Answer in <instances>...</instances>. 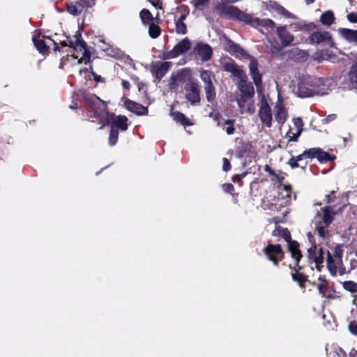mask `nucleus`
Listing matches in <instances>:
<instances>
[{
    "label": "nucleus",
    "instance_id": "obj_61",
    "mask_svg": "<svg viewBox=\"0 0 357 357\" xmlns=\"http://www.w3.org/2000/svg\"><path fill=\"white\" fill-rule=\"evenodd\" d=\"M210 0H192L191 3L195 8H199L200 6L205 5Z\"/></svg>",
    "mask_w": 357,
    "mask_h": 357
},
{
    "label": "nucleus",
    "instance_id": "obj_62",
    "mask_svg": "<svg viewBox=\"0 0 357 357\" xmlns=\"http://www.w3.org/2000/svg\"><path fill=\"white\" fill-rule=\"evenodd\" d=\"M222 189L225 192H229L232 194L234 191V186L231 183H224L222 185Z\"/></svg>",
    "mask_w": 357,
    "mask_h": 357
},
{
    "label": "nucleus",
    "instance_id": "obj_49",
    "mask_svg": "<svg viewBox=\"0 0 357 357\" xmlns=\"http://www.w3.org/2000/svg\"><path fill=\"white\" fill-rule=\"evenodd\" d=\"M327 227L328 226H326V225H322L321 222L316 225V231L317 232L318 235L320 237L325 238L326 234L328 231L326 229Z\"/></svg>",
    "mask_w": 357,
    "mask_h": 357
},
{
    "label": "nucleus",
    "instance_id": "obj_16",
    "mask_svg": "<svg viewBox=\"0 0 357 357\" xmlns=\"http://www.w3.org/2000/svg\"><path fill=\"white\" fill-rule=\"evenodd\" d=\"M195 51L204 62L209 61L213 55V50L208 44L198 43Z\"/></svg>",
    "mask_w": 357,
    "mask_h": 357
},
{
    "label": "nucleus",
    "instance_id": "obj_35",
    "mask_svg": "<svg viewBox=\"0 0 357 357\" xmlns=\"http://www.w3.org/2000/svg\"><path fill=\"white\" fill-rule=\"evenodd\" d=\"M169 68V62H163L155 70V76L156 79L160 80L167 73Z\"/></svg>",
    "mask_w": 357,
    "mask_h": 357
},
{
    "label": "nucleus",
    "instance_id": "obj_21",
    "mask_svg": "<svg viewBox=\"0 0 357 357\" xmlns=\"http://www.w3.org/2000/svg\"><path fill=\"white\" fill-rule=\"evenodd\" d=\"M160 21V19L159 18V13H158L155 17V21L148 24V33L151 38L155 39L158 38L161 34L162 30L159 26Z\"/></svg>",
    "mask_w": 357,
    "mask_h": 357
},
{
    "label": "nucleus",
    "instance_id": "obj_15",
    "mask_svg": "<svg viewBox=\"0 0 357 357\" xmlns=\"http://www.w3.org/2000/svg\"><path fill=\"white\" fill-rule=\"evenodd\" d=\"M224 70L226 72L230 73L235 77L238 79L241 77H245V73L241 69L236 63L231 59H229V61L225 62L223 66Z\"/></svg>",
    "mask_w": 357,
    "mask_h": 357
},
{
    "label": "nucleus",
    "instance_id": "obj_64",
    "mask_svg": "<svg viewBox=\"0 0 357 357\" xmlns=\"http://www.w3.org/2000/svg\"><path fill=\"white\" fill-rule=\"evenodd\" d=\"M222 161H223V165H222L223 171L228 172L229 170H230L231 168V166L229 160L226 158H223Z\"/></svg>",
    "mask_w": 357,
    "mask_h": 357
},
{
    "label": "nucleus",
    "instance_id": "obj_11",
    "mask_svg": "<svg viewBox=\"0 0 357 357\" xmlns=\"http://www.w3.org/2000/svg\"><path fill=\"white\" fill-rule=\"evenodd\" d=\"M226 43L225 50L229 54L235 56L237 58H242L248 59L252 55L249 54L245 50H244L239 45L235 43L231 40L227 38Z\"/></svg>",
    "mask_w": 357,
    "mask_h": 357
},
{
    "label": "nucleus",
    "instance_id": "obj_50",
    "mask_svg": "<svg viewBox=\"0 0 357 357\" xmlns=\"http://www.w3.org/2000/svg\"><path fill=\"white\" fill-rule=\"evenodd\" d=\"M349 77L354 87L357 89V68H351L349 73Z\"/></svg>",
    "mask_w": 357,
    "mask_h": 357
},
{
    "label": "nucleus",
    "instance_id": "obj_34",
    "mask_svg": "<svg viewBox=\"0 0 357 357\" xmlns=\"http://www.w3.org/2000/svg\"><path fill=\"white\" fill-rule=\"evenodd\" d=\"M335 155H331L328 152L324 151L322 149L319 148L317 160L321 163H326L328 162L335 160Z\"/></svg>",
    "mask_w": 357,
    "mask_h": 357
},
{
    "label": "nucleus",
    "instance_id": "obj_39",
    "mask_svg": "<svg viewBox=\"0 0 357 357\" xmlns=\"http://www.w3.org/2000/svg\"><path fill=\"white\" fill-rule=\"evenodd\" d=\"M268 8L271 10L277 11L280 14L284 15L288 11L282 6L279 5L275 1H269L268 3Z\"/></svg>",
    "mask_w": 357,
    "mask_h": 357
},
{
    "label": "nucleus",
    "instance_id": "obj_6",
    "mask_svg": "<svg viewBox=\"0 0 357 357\" xmlns=\"http://www.w3.org/2000/svg\"><path fill=\"white\" fill-rule=\"evenodd\" d=\"M250 60L249 63V72L250 75L253 81V83L256 86L257 89L259 91L262 88L263 82H262V74L259 73V62L257 59L251 56L248 59Z\"/></svg>",
    "mask_w": 357,
    "mask_h": 357
},
{
    "label": "nucleus",
    "instance_id": "obj_1",
    "mask_svg": "<svg viewBox=\"0 0 357 357\" xmlns=\"http://www.w3.org/2000/svg\"><path fill=\"white\" fill-rule=\"evenodd\" d=\"M262 252L266 259L274 266H278L279 264L285 258V252L280 244L268 243L262 250Z\"/></svg>",
    "mask_w": 357,
    "mask_h": 357
},
{
    "label": "nucleus",
    "instance_id": "obj_30",
    "mask_svg": "<svg viewBox=\"0 0 357 357\" xmlns=\"http://www.w3.org/2000/svg\"><path fill=\"white\" fill-rule=\"evenodd\" d=\"M139 17L142 24L145 26H147L150 23L155 21V17H153V15L149 11V10L146 8H143L139 12Z\"/></svg>",
    "mask_w": 357,
    "mask_h": 357
},
{
    "label": "nucleus",
    "instance_id": "obj_26",
    "mask_svg": "<svg viewBox=\"0 0 357 357\" xmlns=\"http://www.w3.org/2000/svg\"><path fill=\"white\" fill-rule=\"evenodd\" d=\"M272 235L273 236L282 237L287 243L292 239L289 230L287 228L282 227L281 226L276 227L272 231Z\"/></svg>",
    "mask_w": 357,
    "mask_h": 357
},
{
    "label": "nucleus",
    "instance_id": "obj_31",
    "mask_svg": "<svg viewBox=\"0 0 357 357\" xmlns=\"http://www.w3.org/2000/svg\"><path fill=\"white\" fill-rule=\"evenodd\" d=\"M326 264L327 268L332 276L337 275V263L329 251H327Z\"/></svg>",
    "mask_w": 357,
    "mask_h": 357
},
{
    "label": "nucleus",
    "instance_id": "obj_53",
    "mask_svg": "<svg viewBox=\"0 0 357 357\" xmlns=\"http://www.w3.org/2000/svg\"><path fill=\"white\" fill-rule=\"evenodd\" d=\"M250 98L247 97H244L242 95H239L236 97V102L238 103V107L240 109H243L245 107L247 100H249Z\"/></svg>",
    "mask_w": 357,
    "mask_h": 357
},
{
    "label": "nucleus",
    "instance_id": "obj_45",
    "mask_svg": "<svg viewBox=\"0 0 357 357\" xmlns=\"http://www.w3.org/2000/svg\"><path fill=\"white\" fill-rule=\"evenodd\" d=\"M319 147H314L305 150L307 159H317Z\"/></svg>",
    "mask_w": 357,
    "mask_h": 357
},
{
    "label": "nucleus",
    "instance_id": "obj_12",
    "mask_svg": "<svg viewBox=\"0 0 357 357\" xmlns=\"http://www.w3.org/2000/svg\"><path fill=\"white\" fill-rule=\"evenodd\" d=\"M237 87L241 92V95L248 98H252L255 96V88L253 84L248 81V77L240 78Z\"/></svg>",
    "mask_w": 357,
    "mask_h": 357
},
{
    "label": "nucleus",
    "instance_id": "obj_9",
    "mask_svg": "<svg viewBox=\"0 0 357 357\" xmlns=\"http://www.w3.org/2000/svg\"><path fill=\"white\" fill-rule=\"evenodd\" d=\"M47 36H41L40 33H35L32 37V41L38 52L43 55H48L50 52V50L51 44L50 43Z\"/></svg>",
    "mask_w": 357,
    "mask_h": 357
},
{
    "label": "nucleus",
    "instance_id": "obj_18",
    "mask_svg": "<svg viewBox=\"0 0 357 357\" xmlns=\"http://www.w3.org/2000/svg\"><path fill=\"white\" fill-rule=\"evenodd\" d=\"M169 115L172 118V119L181 124V126H191L193 125V123L188 119L184 114L178 111H174V106H171Z\"/></svg>",
    "mask_w": 357,
    "mask_h": 357
},
{
    "label": "nucleus",
    "instance_id": "obj_46",
    "mask_svg": "<svg viewBox=\"0 0 357 357\" xmlns=\"http://www.w3.org/2000/svg\"><path fill=\"white\" fill-rule=\"evenodd\" d=\"M287 164L292 168L295 169L297 167H301L303 169H305L307 165H308V162H304V165H300L296 160L294 159V157H291L287 162Z\"/></svg>",
    "mask_w": 357,
    "mask_h": 357
},
{
    "label": "nucleus",
    "instance_id": "obj_55",
    "mask_svg": "<svg viewBox=\"0 0 357 357\" xmlns=\"http://www.w3.org/2000/svg\"><path fill=\"white\" fill-rule=\"evenodd\" d=\"M90 107L91 110L94 112L95 117H100L101 116V110L96 103L91 101L90 102Z\"/></svg>",
    "mask_w": 357,
    "mask_h": 357
},
{
    "label": "nucleus",
    "instance_id": "obj_36",
    "mask_svg": "<svg viewBox=\"0 0 357 357\" xmlns=\"http://www.w3.org/2000/svg\"><path fill=\"white\" fill-rule=\"evenodd\" d=\"M204 91L207 101L209 102H212L216 98V92L214 85L204 86Z\"/></svg>",
    "mask_w": 357,
    "mask_h": 357
},
{
    "label": "nucleus",
    "instance_id": "obj_63",
    "mask_svg": "<svg viewBox=\"0 0 357 357\" xmlns=\"http://www.w3.org/2000/svg\"><path fill=\"white\" fill-rule=\"evenodd\" d=\"M107 55L113 57H119L121 56V52L119 49H111L107 50Z\"/></svg>",
    "mask_w": 357,
    "mask_h": 357
},
{
    "label": "nucleus",
    "instance_id": "obj_51",
    "mask_svg": "<svg viewBox=\"0 0 357 357\" xmlns=\"http://www.w3.org/2000/svg\"><path fill=\"white\" fill-rule=\"evenodd\" d=\"M295 261V264L294 266H292L291 264H289V268L294 271V273H301V271H302L303 269V266L300 265V261L301 260V259H294Z\"/></svg>",
    "mask_w": 357,
    "mask_h": 357
},
{
    "label": "nucleus",
    "instance_id": "obj_27",
    "mask_svg": "<svg viewBox=\"0 0 357 357\" xmlns=\"http://www.w3.org/2000/svg\"><path fill=\"white\" fill-rule=\"evenodd\" d=\"M75 43L72 48H73L75 52H82L85 47H87L86 43L82 39V35L80 33L77 32L74 36Z\"/></svg>",
    "mask_w": 357,
    "mask_h": 357
},
{
    "label": "nucleus",
    "instance_id": "obj_25",
    "mask_svg": "<svg viewBox=\"0 0 357 357\" xmlns=\"http://www.w3.org/2000/svg\"><path fill=\"white\" fill-rule=\"evenodd\" d=\"M275 119L276 121L280 125L282 126L287 119V112L285 110L284 106L282 105H277L275 106Z\"/></svg>",
    "mask_w": 357,
    "mask_h": 357
},
{
    "label": "nucleus",
    "instance_id": "obj_7",
    "mask_svg": "<svg viewBox=\"0 0 357 357\" xmlns=\"http://www.w3.org/2000/svg\"><path fill=\"white\" fill-rule=\"evenodd\" d=\"M305 43L310 45H317L324 43L325 44L331 45L333 44V38L329 31H314L306 38Z\"/></svg>",
    "mask_w": 357,
    "mask_h": 357
},
{
    "label": "nucleus",
    "instance_id": "obj_40",
    "mask_svg": "<svg viewBox=\"0 0 357 357\" xmlns=\"http://www.w3.org/2000/svg\"><path fill=\"white\" fill-rule=\"evenodd\" d=\"M343 288L352 294L357 292V282L352 280L344 281L342 283Z\"/></svg>",
    "mask_w": 357,
    "mask_h": 357
},
{
    "label": "nucleus",
    "instance_id": "obj_60",
    "mask_svg": "<svg viewBox=\"0 0 357 357\" xmlns=\"http://www.w3.org/2000/svg\"><path fill=\"white\" fill-rule=\"evenodd\" d=\"M347 18L351 23H357V12H351L348 13Z\"/></svg>",
    "mask_w": 357,
    "mask_h": 357
},
{
    "label": "nucleus",
    "instance_id": "obj_52",
    "mask_svg": "<svg viewBox=\"0 0 357 357\" xmlns=\"http://www.w3.org/2000/svg\"><path fill=\"white\" fill-rule=\"evenodd\" d=\"M291 56L294 58L298 56V58L305 59L307 58V53L299 49H295L294 50L291 51Z\"/></svg>",
    "mask_w": 357,
    "mask_h": 357
},
{
    "label": "nucleus",
    "instance_id": "obj_42",
    "mask_svg": "<svg viewBox=\"0 0 357 357\" xmlns=\"http://www.w3.org/2000/svg\"><path fill=\"white\" fill-rule=\"evenodd\" d=\"M234 119H227L224 121V123L222 125L223 127L227 126L224 129L225 130L227 135H232L235 132V128H234Z\"/></svg>",
    "mask_w": 357,
    "mask_h": 357
},
{
    "label": "nucleus",
    "instance_id": "obj_22",
    "mask_svg": "<svg viewBox=\"0 0 357 357\" xmlns=\"http://www.w3.org/2000/svg\"><path fill=\"white\" fill-rule=\"evenodd\" d=\"M288 251L291 254V257L293 259H298L303 258V254L300 250V244L295 240H290L287 242Z\"/></svg>",
    "mask_w": 357,
    "mask_h": 357
},
{
    "label": "nucleus",
    "instance_id": "obj_38",
    "mask_svg": "<svg viewBox=\"0 0 357 357\" xmlns=\"http://www.w3.org/2000/svg\"><path fill=\"white\" fill-rule=\"evenodd\" d=\"M119 138V130L117 129L111 127L109 138H108V143L109 146H114L117 142Z\"/></svg>",
    "mask_w": 357,
    "mask_h": 357
},
{
    "label": "nucleus",
    "instance_id": "obj_23",
    "mask_svg": "<svg viewBox=\"0 0 357 357\" xmlns=\"http://www.w3.org/2000/svg\"><path fill=\"white\" fill-rule=\"evenodd\" d=\"M187 73L188 72L185 69H182L181 70L177 71V73L175 75H172L170 78V88L174 89L176 86H178V84L184 83L185 82Z\"/></svg>",
    "mask_w": 357,
    "mask_h": 357
},
{
    "label": "nucleus",
    "instance_id": "obj_43",
    "mask_svg": "<svg viewBox=\"0 0 357 357\" xmlns=\"http://www.w3.org/2000/svg\"><path fill=\"white\" fill-rule=\"evenodd\" d=\"M178 10L181 13L180 17L178 19L175 18V20L184 22L187 16L190 13L189 7L186 5H181L177 8Z\"/></svg>",
    "mask_w": 357,
    "mask_h": 357
},
{
    "label": "nucleus",
    "instance_id": "obj_19",
    "mask_svg": "<svg viewBox=\"0 0 357 357\" xmlns=\"http://www.w3.org/2000/svg\"><path fill=\"white\" fill-rule=\"evenodd\" d=\"M277 34L284 46L290 45L294 40V36L286 29L285 26H278Z\"/></svg>",
    "mask_w": 357,
    "mask_h": 357
},
{
    "label": "nucleus",
    "instance_id": "obj_2",
    "mask_svg": "<svg viewBox=\"0 0 357 357\" xmlns=\"http://www.w3.org/2000/svg\"><path fill=\"white\" fill-rule=\"evenodd\" d=\"M217 10L220 16L226 17L228 19L238 20L248 24L250 15L246 14L238 7L227 4H220Z\"/></svg>",
    "mask_w": 357,
    "mask_h": 357
},
{
    "label": "nucleus",
    "instance_id": "obj_13",
    "mask_svg": "<svg viewBox=\"0 0 357 357\" xmlns=\"http://www.w3.org/2000/svg\"><path fill=\"white\" fill-rule=\"evenodd\" d=\"M124 105L128 111L135 114L137 116L147 115L149 113L147 107H144L142 104L130 99H127L124 102Z\"/></svg>",
    "mask_w": 357,
    "mask_h": 357
},
{
    "label": "nucleus",
    "instance_id": "obj_29",
    "mask_svg": "<svg viewBox=\"0 0 357 357\" xmlns=\"http://www.w3.org/2000/svg\"><path fill=\"white\" fill-rule=\"evenodd\" d=\"M335 15L332 10L324 12L320 17V22L323 25L331 26L335 22Z\"/></svg>",
    "mask_w": 357,
    "mask_h": 357
},
{
    "label": "nucleus",
    "instance_id": "obj_4",
    "mask_svg": "<svg viewBox=\"0 0 357 357\" xmlns=\"http://www.w3.org/2000/svg\"><path fill=\"white\" fill-rule=\"evenodd\" d=\"M191 48V43L188 38L182 39L170 51L163 52L164 59H172L187 52Z\"/></svg>",
    "mask_w": 357,
    "mask_h": 357
},
{
    "label": "nucleus",
    "instance_id": "obj_41",
    "mask_svg": "<svg viewBox=\"0 0 357 357\" xmlns=\"http://www.w3.org/2000/svg\"><path fill=\"white\" fill-rule=\"evenodd\" d=\"M317 289L320 294L322 296L331 299L333 298V296L332 294H327V291L329 289L328 283H320L317 285Z\"/></svg>",
    "mask_w": 357,
    "mask_h": 357
},
{
    "label": "nucleus",
    "instance_id": "obj_14",
    "mask_svg": "<svg viewBox=\"0 0 357 357\" xmlns=\"http://www.w3.org/2000/svg\"><path fill=\"white\" fill-rule=\"evenodd\" d=\"M248 24H250L255 28L264 27L268 31H273L275 26V22L271 19H260L252 17L251 15Z\"/></svg>",
    "mask_w": 357,
    "mask_h": 357
},
{
    "label": "nucleus",
    "instance_id": "obj_24",
    "mask_svg": "<svg viewBox=\"0 0 357 357\" xmlns=\"http://www.w3.org/2000/svg\"><path fill=\"white\" fill-rule=\"evenodd\" d=\"M128 119L125 115H119L116 117L115 120L112 122L111 127H113L117 130L121 131L127 130L128 128Z\"/></svg>",
    "mask_w": 357,
    "mask_h": 357
},
{
    "label": "nucleus",
    "instance_id": "obj_20",
    "mask_svg": "<svg viewBox=\"0 0 357 357\" xmlns=\"http://www.w3.org/2000/svg\"><path fill=\"white\" fill-rule=\"evenodd\" d=\"M338 33L341 37L349 43H354L357 45V30L347 28H339Z\"/></svg>",
    "mask_w": 357,
    "mask_h": 357
},
{
    "label": "nucleus",
    "instance_id": "obj_47",
    "mask_svg": "<svg viewBox=\"0 0 357 357\" xmlns=\"http://www.w3.org/2000/svg\"><path fill=\"white\" fill-rule=\"evenodd\" d=\"M298 95L301 98H307L312 96L313 93L311 89L298 86Z\"/></svg>",
    "mask_w": 357,
    "mask_h": 357
},
{
    "label": "nucleus",
    "instance_id": "obj_54",
    "mask_svg": "<svg viewBox=\"0 0 357 357\" xmlns=\"http://www.w3.org/2000/svg\"><path fill=\"white\" fill-rule=\"evenodd\" d=\"M282 50L281 46L279 45L278 42H275L274 44H271V55L272 56H275L279 52Z\"/></svg>",
    "mask_w": 357,
    "mask_h": 357
},
{
    "label": "nucleus",
    "instance_id": "obj_56",
    "mask_svg": "<svg viewBox=\"0 0 357 357\" xmlns=\"http://www.w3.org/2000/svg\"><path fill=\"white\" fill-rule=\"evenodd\" d=\"M248 172H245L240 174H235L232 176L231 180L234 183H242V178L247 175Z\"/></svg>",
    "mask_w": 357,
    "mask_h": 357
},
{
    "label": "nucleus",
    "instance_id": "obj_28",
    "mask_svg": "<svg viewBox=\"0 0 357 357\" xmlns=\"http://www.w3.org/2000/svg\"><path fill=\"white\" fill-rule=\"evenodd\" d=\"M200 78L204 83V86H213V79H215L213 73L209 70H202Z\"/></svg>",
    "mask_w": 357,
    "mask_h": 357
},
{
    "label": "nucleus",
    "instance_id": "obj_3",
    "mask_svg": "<svg viewBox=\"0 0 357 357\" xmlns=\"http://www.w3.org/2000/svg\"><path fill=\"white\" fill-rule=\"evenodd\" d=\"M185 99L190 102L192 105H197L200 103V86L198 82L191 80L184 85Z\"/></svg>",
    "mask_w": 357,
    "mask_h": 357
},
{
    "label": "nucleus",
    "instance_id": "obj_10",
    "mask_svg": "<svg viewBox=\"0 0 357 357\" xmlns=\"http://www.w3.org/2000/svg\"><path fill=\"white\" fill-rule=\"evenodd\" d=\"M259 116L264 126L268 128L272 126L273 116L271 108L264 97L261 100Z\"/></svg>",
    "mask_w": 357,
    "mask_h": 357
},
{
    "label": "nucleus",
    "instance_id": "obj_33",
    "mask_svg": "<svg viewBox=\"0 0 357 357\" xmlns=\"http://www.w3.org/2000/svg\"><path fill=\"white\" fill-rule=\"evenodd\" d=\"M323 222L326 226H329L333 220V215L335 214L329 206L322 208Z\"/></svg>",
    "mask_w": 357,
    "mask_h": 357
},
{
    "label": "nucleus",
    "instance_id": "obj_57",
    "mask_svg": "<svg viewBox=\"0 0 357 357\" xmlns=\"http://www.w3.org/2000/svg\"><path fill=\"white\" fill-rule=\"evenodd\" d=\"M293 123L294 126L296 127L297 130H300L301 132L303 131V121L301 118H294Z\"/></svg>",
    "mask_w": 357,
    "mask_h": 357
},
{
    "label": "nucleus",
    "instance_id": "obj_59",
    "mask_svg": "<svg viewBox=\"0 0 357 357\" xmlns=\"http://www.w3.org/2000/svg\"><path fill=\"white\" fill-rule=\"evenodd\" d=\"M89 69H90V72L91 73V75H93V79L96 82H104V78H102L100 75H98V74H96L93 70V66L92 65H90L89 66Z\"/></svg>",
    "mask_w": 357,
    "mask_h": 357
},
{
    "label": "nucleus",
    "instance_id": "obj_44",
    "mask_svg": "<svg viewBox=\"0 0 357 357\" xmlns=\"http://www.w3.org/2000/svg\"><path fill=\"white\" fill-rule=\"evenodd\" d=\"M175 29L176 33L178 34H185L188 31L187 25L184 23V22H180L175 20Z\"/></svg>",
    "mask_w": 357,
    "mask_h": 357
},
{
    "label": "nucleus",
    "instance_id": "obj_5",
    "mask_svg": "<svg viewBox=\"0 0 357 357\" xmlns=\"http://www.w3.org/2000/svg\"><path fill=\"white\" fill-rule=\"evenodd\" d=\"M307 259L310 264H314L316 268L321 271L324 263V249L321 247L314 244L307 250Z\"/></svg>",
    "mask_w": 357,
    "mask_h": 357
},
{
    "label": "nucleus",
    "instance_id": "obj_48",
    "mask_svg": "<svg viewBox=\"0 0 357 357\" xmlns=\"http://www.w3.org/2000/svg\"><path fill=\"white\" fill-rule=\"evenodd\" d=\"M82 57L81 60L79 61L80 63L81 61H84L85 64L87 63L91 62V52L88 49V47H85L82 51Z\"/></svg>",
    "mask_w": 357,
    "mask_h": 357
},
{
    "label": "nucleus",
    "instance_id": "obj_32",
    "mask_svg": "<svg viewBox=\"0 0 357 357\" xmlns=\"http://www.w3.org/2000/svg\"><path fill=\"white\" fill-rule=\"evenodd\" d=\"M291 278L293 281L297 282L302 289L305 288V283L308 280V276L303 273H292Z\"/></svg>",
    "mask_w": 357,
    "mask_h": 357
},
{
    "label": "nucleus",
    "instance_id": "obj_37",
    "mask_svg": "<svg viewBox=\"0 0 357 357\" xmlns=\"http://www.w3.org/2000/svg\"><path fill=\"white\" fill-rule=\"evenodd\" d=\"M343 247L342 244H337L333 249V257L337 259V264H342V257H343Z\"/></svg>",
    "mask_w": 357,
    "mask_h": 357
},
{
    "label": "nucleus",
    "instance_id": "obj_58",
    "mask_svg": "<svg viewBox=\"0 0 357 357\" xmlns=\"http://www.w3.org/2000/svg\"><path fill=\"white\" fill-rule=\"evenodd\" d=\"M349 331L351 334H353L354 335H357V321H352L349 323Z\"/></svg>",
    "mask_w": 357,
    "mask_h": 357
},
{
    "label": "nucleus",
    "instance_id": "obj_17",
    "mask_svg": "<svg viewBox=\"0 0 357 357\" xmlns=\"http://www.w3.org/2000/svg\"><path fill=\"white\" fill-rule=\"evenodd\" d=\"M239 139H236L237 145L235 148V153L237 158H243L251 149L252 144L249 141H244L242 139L238 142Z\"/></svg>",
    "mask_w": 357,
    "mask_h": 357
},
{
    "label": "nucleus",
    "instance_id": "obj_8",
    "mask_svg": "<svg viewBox=\"0 0 357 357\" xmlns=\"http://www.w3.org/2000/svg\"><path fill=\"white\" fill-rule=\"evenodd\" d=\"M95 3L96 0H79L67 3L66 8L70 14L77 16L82 13L84 8H91Z\"/></svg>",
    "mask_w": 357,
    "mask_h": 357
}]
</instances>
